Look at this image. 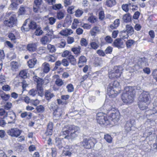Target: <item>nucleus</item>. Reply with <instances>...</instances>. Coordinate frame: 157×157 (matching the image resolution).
<instances>
[{
	"label": "nucleus",
	"instance_id": "nucleus-61",
	"mask_svg": "<svg viewBox=\"0 0 157 157\" xmlns=\"http://www.w3.org/2000/svg\"><path fill=\"white\" fill-rule=\"evenodd\" d=\"M67 32V29H66L64 30H63L61 31L60 32V34L62 35L65 36H68V33Z\"/></svg>",
	"mask_w": 157,
	"mask_h": 157
},
{
	"label": "nucleus",
	"instance_id": "nucleus-37",
	"mask_svg": "<svg viewBox=\"0 0 157 157\" xmlns=\"http://www.w3.org/2000/svg\"><path fill=\"white\" fill-rule=\"evenodd\" d=\"M47 48L49 52L52 53L54 52L56 50L55 47L53 45L50 44L48 45Z\"/></svg>",
	"mask_w": 157,
	"mask_h": 157
},
{
	"label": "nucleus",
	"instance_id": "nucleus-52",
	"mask_svg": "<svg viewBox=\"0 0 157 157\" xmlns=\"http://www.w3.org/2000/svg\"><path fill=\"white\" fill-rule=\"evenodd\" d=\"M36 109L37 112L39 113L43 112L44 111V108L42 105L37 106L36 108Z\"/></svg>",
	"mask_w": 157,
	"mask_h": 157
},
{
	"label": "nucleus",
	"instance_id": "nucleus-53",
	"mask_svg": "<svg viewBox=\"0 0 157 157\" xmlns=\"http://www.w3.org/2000/svg\"><path fill=\"white\" fill-rule=\"evenodd\" d=\"M43 33L42 30H41L40 28H38L36 29L35 33L36 35L40 36Z\"/></svg>",
	"mask_w": 157,
	"mask_h": 157
},
{
	"label": "nucleus",
	"instance_id": "nucleus-45",
	"mask_svg": "<svg viewBox=\"0 0 157 157\" xmlns=\"http://www.w3.org/2000/svg\"><path fill=\"white\" fill-rule=\"evenodd\" d=\"M66 44V42L65 40H62L60 43L57 44V46L59 48H63L65 46Z\"/></svg>",
	"mask_w": 157,
	"mask_h": 157
},
{
	"label": "nucleus",
	"instance_id": "nucleus-44",
	"mask_svg": "<svg viewBox=\"0 0 157 157\" xmlns=\"http://www.w3.org/2000/svg\"><path fill=\"white\" fill-rule=\"evenodd\" d=\"M80 44L82 46L86 47L88 44V42L86 39L82 38L80 40Z\"/></svg>",
	"mask_w": 157,
	"mask_h": 157
},
{
	"label": "nucleus",
	"instance_id": "nucleus-4",
	"mask_svg": "<svg viewBox=\"0 0 157 157\" xmlns=\"http://www.w3.org/2000/svg\"><path fill=\"white\" fill-rule=\"evenodd\" d=\"M104 107H105L107 111L106 112H104V113L106 114L108 113V111H113V112H111L110 116L112 120L115 123H117L120 120V114L118 111L109 105H106Z\"/></svg>",
	"mask_w": 157,
	"mask_h": 157
},
{
	"label": "nucleus",
	"instance_id": "nucleus-5",
	"mask_svg": "<svg viewBox=\"0 0 157 157\" xmlns=\"http://www.w3.org/2000/svg\"><path fill=\"white\" fill-rule=\"evenodd\" d=\"M96 143V139L93 138H84L81 143V145L86 148L90 149L93 147Z\"/></svg>",
	"mask_w": 157,
	"mask_h": 157
},
{
	"label": "nucleus",
	"instance_id": "nucleus-62",
	"mask_svg": "<svg viewBox=\"0 0 157 157\" xmlns=\"http://www.w3.org/2000/svg\"><path fill=\"white\" fill-rule=\"evenodd\" d=\"M2 89L5 91H8L10 90V87L7 85H4L2 86Z\"/></svg>",
	"mask_w": 157,
	"mask_h": 157
},
{
	"label": "nucleus",
	"instance_id": "nucleus-10",
	"mask_svg": "<svg viewBox=\"0 0 157 157\" xmlns=\"http://www.w3.org/2000/svg\"><path fill=\"white\" fill-rule=\"evenodd\" d=\"M16 117V115L14 112H8L6 116L3 117V119H5L8 124H13L15 122Z\"/></svg>",
	"mask_w": 157,
	"mask_h": 157
},
{
	"label": "nucleus",
	"instance_id": "nucleus-3",
	"mask_svg": "<svg viewBox=\"0 0 157 157\" xmlns=\"http://www.w3.org/2000/svg\"><path fill=\"white\" fill-rule=\"evenodd\" d=\"M119 85V83L117 81H114L113 83H110L108 85L107 93L109 97L115 98L120 93L119 90L117 88Z\"/></svg>",
	"mask_w": 157,
	"mask_h": 157
},
{
	"label": "nucleus",
	"instance_id": "nucleus-17",
	"mask_svg": "<svg viewBox=\"0 0 157 157\" xmlns=\"http://www.w3.org/2000/svg\"><path fill=\"white\" fill-rule=\"evenodd\" d=\"M113 44L115 47L119 48L123 47L124 45L122 39H117L114 42Z\"/></svg>",
	"mask_w": 157,
	"mask_h": 157
},
{
	"label": "nucleus",
	"instance_id": "nucleus-48",
	"mask_svg": "<svg viewBox=\"0 0 157 157\" xmlns=\"http://www.w3.org/2000/svg\"><path fill=\"white\" fill-rule=\"evenodd\" d=\"M12 106V104L10 102H7L4 106V108L6 110L10 109Z\"/></svg>",
	"mask_w": 157,
	"mask_h": 157
},
{
	"label": "nucleus",
	"instance_id": "nucleus-21",
	"mask_svg": "<svg viewBox=\"0 0 157 157\" xmlns=\"http://www.w3.org/2000/svg\"><path fill=\"white\" fill-rule=\"evenodd\" d=\"M50 90H46L45 93V96L47 100H50L52 98L55 96L54 94L52 93Z\"/></svg>",
	"mask_w": 157,
	"mask_h": 157
},
{
	"label": "nucleus",
	"instance_id": "nucleus-55",
	"mask_svg": "<svg viewBox=\"0 0 157 157\" xmlns=\"http://www.w3.org/2000/svg\"><path fill=\"white\" fill-rule=\"evenodd\" d=\"M71 50L75 54H79L80 52V49L79 48H72Z\"/></svg>",
	"mask_w": 157,
	"mask_h": 157
},
{
	"label": "nucleus",
	"instance_id": "nucleus-22",
	"mask_svg": "<svg viewBox=\"0 0 157 157\" xmlns=\"http://www.w3.org/2000/svg\"><path fill=\"white\" fill-rule=\"evenodd\" d=\"M42 68L43 72L46 73H48L50 69L49 64L47 62H45L43 64Z\"/></svg>",
	"mask_w": 157,
	"mask_h": 157
},
{
	"label": "nucleus",
	"instance_id": "nucleus-19",
	"mask_svg": "<svg viewBox=\"0 0 157 157\" xmlns=\"http://www.w3.org/2000/svg\"><path fill=\"white\" fill-rule=\"evenodd\" d=\"M37 45L36 43H33L29 44L27 47V50L29 52H33L36 49Z\"/></svg>",
	"mask_w": 157,
	"mask_h": 157
},
{
	"label": "nucleus",
	"instance_id": "nucleus-25",
	"mask_svg": "<svg viewBox=\"0 0 157 157\" xmlns=\"http://www.w3.org/2000/svg\"><path fill=\"white\" fill-rule=\"evenodd\" d=\"M37 59L34 58L29 60L28 62V65L30 68H32L34 67L36 63Z\"/></svg>",
	"mask_w": 157,
	"mask_h": 157
},
{
	"label": "nucleus",
	"instance_id": "nucleus-49",
	"mask_svg": "<svg viewBox=\"0 0 157 157\" xmlns=\"http://www.w3.org/2000/svg\"><path fill=\"white\" fill-rule=\"evenodd\" d=\"M37 92L36 90L32 89L29 92V94L30 95L33 96H34L37 94Z\"/></svg>",
	"mask_w": 157,
	"mask_h": 157
},
{
	"label": "nucleus",
	"instance_id": "nucleus-41",
	"mask_svg": "<svg viewBox=\"0 0 157 157\" xmlns=\"http://www.w3.org/2000/svg\"><path fill=\"white\" fill-rule=\"evenodd\" d=\"M58 108V105L55 103L53 102L51 104L49 108L51 110L54 111Z\"/></svg>",
	"mask_w": 157,
	"mask_h": 157
},
{
	"label": "nucleus",
	"instance_id": "nucleus-1",
	"mask_svg": "<svg viewBox=\"0 0 157 157\" xmlns=\"http://www.w3.org/2000/svg\"><path fill=\"white\" fill-rule=\"evenodd\" d=\"M78 127L73 125H66L63 128L61 133L62 135H65V138L73 139L77 136L79 133Z\"/></svg>",
	"mask_w": 157,
	"mask_h": 157
},
{
	"label": "nucleus",
	"instance_id": "nucleus-31",
	"mask_svg": "<svg viewBox=\"0 0 157 157\" xmlns=\"http://www.w3.org/2000/svg\"><path fill=\"white\" fill-rule=\"evenodd\" d=\"M148 104H146L145 103H142L140 102L138 104L140 110H144L147 108Z\"/></svg>",
	"mask_w": 157,
	"mask_h": 157
},
{
	"label": "nucleus",
	"instance_id": "nucleus-14",
	"mask_svg": "<svg viewBox=\"0 0 157 157\" xmlns=\"http://www.w3.org/2000/svg\"><path fill=\"white\" fill-rule=\"evenodd\" d=\"M90 45L92 48L96 50L99 47L100 42L98 41L97 37L95 38L93 41L90 43Z\"/></svg>",
	"mask_w": 157,
	"mask_h": 157
},
{
	"label": "nucleus",
	"instance_id": "nucleus-34",
	"mask_svg": "<svg viewBox=\"0 0 157 157\" xmlns=\"http://www.w3.org/2000/svg\"><path fill=\"white\" fill-rule=\"evenodd\" d=\"M55 83L58 86H61L64 84V83L62 79L58 78L56 80Z\"/></svg>",
	"mask_w": 157,
	"mask_h": 157
},
{
	"label": "nucleus",
	"instance_id": "nucleus-60",
	"mask_svg": "<svg viewBox=\"0 0 157 157\" xmlns=\"http://www.w3.org/2000/svg\"><path fill=\"white\" fill-rule=\"evenodd\" d=\"M45 52V50L43 47H40L37 51L38 53L40 54H41L44 53Z\"/></svg>",
	"mask_w": 157,
	"mask_h": 157
},
{
	"label": "nucleus",
	"instance_id": "nucleus-12",
	"mask_svg": "<svg viewBox=\"0 0 157 157\" xmlns=\"http://www.w3.org/2000/svg\"><path fill=\"white\" fill-rule=\"evenodd\" d=\"M97 122L101 125L106 126L110 124V121L105 116H102L97 119Z\"/></svg>",
	"mask_w": 157,
	"mask_h": 157
},
{
	"label": "nucleus",
	"instance_id": "nucleus-54",
	"mask_svg": "<svg viewBox=\"0 0 157 157\" xmlns=\"http://www.w3.org/2000/svg\"><path fill=\"white\" fill-rule=\"evenodd\" d=\"M18 7V5L16 4L15 2L12 3L10 6V9L12 10H15L17 9Z\"/></svg>",
	"mask_w": 157,
	"mask_h": 157
},
{
	"label": "nucleus",
	"instance_id": "nucleus-59",
	"mask_svg": "<svg viewBox=\"0 0 157 157\" xmlns=\"http://www.w3.org/2000/svg\"><path fill=\"white\" fill-rule=\"evenodd\" d=\"M61 64V62L60 61L58 60L55 63V67H54L53 69L54 70H57L58 68V67L60 66Z\"/></svg>",
	"mask_w": 157,
	"mask_h": 157
},
{
	"label": "nucleus",
	"instance_id": "nucleus-39",
	"mask_svg": "<svg viewBox=\"0 0 157 157\" xmlns=\"http://www.w3.org/2000/svg\"><path fill=\"white\" fill-rule=\"evenodd\" d=\"M36 23L34 21H31L29 25V29H35L36 28Z\"/></svg>",
	"mask_w": 157,
	"mask_h": 157
},
{
	"label": "nucleus",
	"instance_id": "nucleus-16",
	"mask_svg": "<svg viewBox=\"0 0 157 157\" xmlns=\"http://www.w3.org/2000/svg\"><path fill=\"white\" fill-rule=\"evenodd\" d=\"M125 30H123L122 31V33H125L127 32V34L131 35L134 33V30L133 28L130 25H127L126 26Z\"/></svg>",
	"mask_w": 157,
	"mask_h": 157
},
{
	"label": "nucleus",
	"instance_id": "nucleus-38",
	"mask_svg": "<svg viewBox=\"0 0 157 157\" xmlns=\"http://www.w3.org/2000/svg\"><path fill=\"white\" fill-rule=\"evenodd\" d=\"M104 139L108 143H110L112 141V138L111 136L107 134L105 135L104 137Z\"/></svg>",
	"mask_w": 157,
	"mask_h": 157
},
{
	"label": "nucleus",
	"instance_id": "nucleus-63",
	"mask_svg": "<svg viewBox=\"0 0 157 157\" xmlns=\"http://www.w3.org/2000/svg\"><path fill=\"white\" fill-rule=\"evenodd\" d=\"M113 48L111 47H108L105 50V53L106 54H110L112 51Z\"/></svg>",
	"mask_w": 157,
	"mask_h": 157
},
{
	"label": "nucleus",
	"instance_id": "nucleus-13",
	"mask_svg": "<svg viewBox=\"0 0 157 157\" xmlns=\"http://www.w3.org/2000/svg\"><path fill=\"white\" fill-rule=\"evenodd\" d=\"M63 113V109L61 108H58L54 111L53 113V118L56 120L59 119Z\"/></svg>",
	"mask_w": 157,
	"mask_h": 157
},
{
	"label": "nucleus",
	"instance_id": "nucleus-56",
	"mask_svg": "<svg viewBox=\"0 0 157 157\" xmlns=\"http://www.w3.org/2000/svg\"><path fill=\"white\" fill-rule=\"evenodd\" d=\"M62 64L64 66L67 67L69 65V63L65 59H63L61 61Z\"/></svg>",
	"mask_w": 157,
	"mask_h": 157
},
{
	"label": "nucleus",
	"instance_id": "nucleus-46",
	"mask_svg": "<svg viewBox=\"0 0 157 157\" xmlns=\"http://www.w3.org/2000/svg\"><path fill=\"white\" fill-rule=\"evenodd\" d=\"M26 22H25L21 27V30L22 31L25 32L28 31L29 30V27H27L26 25Z\"/></svg>",
	"mask_w": 157,
	"mask_h": 157
},
{
	"label": "nucleus",
	"instance_id": "nucleus-15",
	"mask_svg": "<svg viewBox=\"0 0 157 157\" xmlns=\"http://www.w3.org/2000/svg\"><path fill=\"white\" fill-rule=\"evenodd\" d=\"M135 122V121L132 119L127 121L125 126V130L128 132L130 131L131 129V127L134 125Z\"/></svg>",
	"mask_w": 157,
	"mask_h": 157
},
{
	"label": "nucleus",
	"instance_id": "nucleus-64",
	"mask_svg": "<svg viewBox=\"0 0 157 157\" xmlns=\"http://www.w3.org/2000/svg\"><path fill=\"white\" fill-rule=\"evenodd\" d=\"M152 75L154 78L157 82V69H155L153 71Z\"/></svg>",
	"mask_w": 157,
	"mask_h": 157
},
{
	"label": "nucleus",
	"instance_id": "nucleus-33",
	"mask_svg": "<svg viewBox=\"0 0 157 157\" xmlns=\"http://www.w3.org/2000/svg\"><path fill=\"white\" fill-rule=\"evenodd\" d=\"M66 88L67 89V92L69 93H71L74 91V87L73 85L71 83L67 85Z\"/></svg>",
	"mask_w": 157,
	"mask_h": 157
},
{
	"label": "nucleus",
	"instance_id": "nucleus-30",
	"mask_svg": "<svg viewBox=\"0 0 157 157\" xmlns=\"http://www.w3.org/2000/svg\"><path fill=\"white\" fill-rule=\"evenodd\" d=\"M0 96L3 100L7 101L10 97V95L9 94H6L4 93H3L0 94Z\"/></svg>",
	"mask_w": 157,
	"mask_h": 157
},
{
	"label": "nucleus",
	"instance_id": "nucleus-29",
	"mask_svg": "<svg viewBox=\"0 0 157 157\" xmlns=\"http://www.w3.org/2000/svg\"><path fill=\"white\" fill-rule=\"evenodd\" d=\"M115 0H107L106 1V5L109 7H112L116 5Z\"/></svg>",
	"mask_w": 157,
	"mask_h": 157
},
{
	"label": "nucleus",
	"instance_id": "nucleus-23",
	"mask_svg": "<svg viewBox=\"0 0 157 157\" xmlns=\"http://www.w3.org/2000/svg\"><path fill=\"white\" fill-rule=\"evenodd\" d=\"M120 24V20L119 19H117L114 21L113 24H111L110 25V27L112 29H116L119 25Z\"/></svg>",
	"mask_w": 157,
	"mask_h": 157
},
{
	"label": "nucleus",
	"instance_id": "nucleus-32",
	"mask_svg": "<svg viewBox=\"0 0 157 157\" xmlns=\"http://www.w3.org/2000/svg\"><path fill=\"white\" fill-rule=\"evenodd\" d=\"M67 59L69 60L71 64L74 65L76 63V59L71 54L68 56Z\"/></svg>",
	"mask_w": 157,
	"mask_h": 157
},
{
	"label": "nucleus",
	"instance_id": "nucleus-36",
	"mask_svg": "<svg viewBox=\"0 0 157 157\" xmlns=\"http://www.w3.org/2000/svg\"><path fill=\"white\" fill-rule=\"evenodd\" d=\"M19 75L20 76L23 78H25L27 77V73L25 70H22L21 71Z\"/></svg>",
	"mask_w": 157,
	"mask_h": 157
},
{
	"label": "nucleus",
	"instance_id": "nucleus-26",
	"mask_svg": "<svg viewBox=\"0 0 157 157\" xmlns=\"http://www.w3.org/2000/svg\"><path fill=\"white\" fill-rule=\"evenodd\" d=\"M46 60L49 62H54L57 59V57L53 55H48L45 57Z\"/></svg>",
	"mask_w": 157,
	"mask_h": 157
},
{
	"label": "nucleus",
	"instance_id": "nucleus-28",
	"mask_svg": "<svg viewBox=\"0 0 157 157\" xmlns=\"http://www.w3.org/2000/svg\"><path fill=\"white\" fill-rule=\"evenodd\" d=\"M11 68L13 71H16L19 65L18 63L14 61H12L10 63Z\"/></svg>",
	"mask_w": 157,
	"mask_h": 157
},
{
	"label": "nucleus",
	"instance_id": "nucleus-40",
	"mask_svg": "<svg viewBox=\"0 0 157 157\" xmlns=\"http://www.w3.org/2000/svg\"><path fill=\"white\" fill-rule=\"evenodd\" d=\"M134 41L132 40H128L126 42V47L128 48H129L133 45Z\"/></svg>",
	"mask_w": 157,
	"mask_h": 157
},
{
	"label": "nucleus",
	"instance_id": "nucleus-8",
	"mask_svg": "<svg viewBox=\"0 0 157 157\" xmlns=\"http://www.w3.org/2000/svg\"><path fill=\"white\" fill-rule=\"evenodd\" d=\"M17 19L16 15L12 14L7 20L4 21V24L6 26L9 27H12L16 25L17 22Z\"/></svg>",
	"mask_w": 157,
	"mask_h": 157
},
{
	"label": "nucleus",
	"instance_id": "nucleus-24",
	"mask_svg": "<svg viewBox=\"0 0 157 157\" xmlns=\"http://www.w3.org/2000/svg\"><path fill=\"white\" fill-rule=\"evenodd\" d=\"M100 31L99 28L97 26L93 28L90 31V34L91 36H94L96 34L99 33Z\"/></svg>",
	"mask_w": 157,
	"mask_h": 157
},
{
	"label": "nucleus",
	"instance_id": "nucleus-47",
	"mask_svg": "<svg viewBox=\"0 0 157 157\" xmlns=\"http://www.w3.org/2000/svg\"><path fill=\"white\" fill-rule=\"evenodd\" d=\"M8 37L11 40L13 41L14 43L16 42V37L13 34L10 33L8 35Z\"/></svg>",
	"mask_w": 157,
	"mask_h": 157
},
{
	"label": "nucleus",
	"instance_id": "nucleus-6",
	"mask_svg": "<svg viewBox=\"0 0 157 157\" xmlns=\"http://www.w3.org/2000/svg\"><path fill=\"white\" fill-rule=\"evenodd\" d=\"M122 70V67L120 66L114 67V70L109 73V77L110 79H115L119 77L122 73L120 71Z\"/></svg>",
	"mask_w": 157,
	"mask_h": 157
},
{
	"label": "nucleus",
	"instance_id": "nucleus-2",
	"mask_svg": "<svg viewBox=\"0 0 157 157\" xmlns=\"http://www.w3.org/2000/svg\"><path fill=\"white\" fill-rule=\"evenodd\" d=\"M135 94V90L132 87H126L122 95V99L124 103H131L133 101Z\"/></svg>",
	"mask_w": 157,
	"mask_h": 157
},
{
	"label": "nucleus",
	"instance_id": "nucleus-11",
	"mask_svg": "<svg viewBox=\"0 0 157 157\" xmlns=\"http://www.w3.org/2000/svg\"><path fill=\"white\" fill-rule=\"evenodd\" d=\"M8 135L12 137H17L21 133V131L17 128H11L7 131Z\"/></svg>",
	"mask_w": 157,
	"mask_h": 157
},
{
	"label": "nucleus",
	"instance_id": "nucleus-43",
	"mask_svg": "<svg viewBox=\"0 0 157 157\" xmlns=\"http://www.w3.org/2000/svg\"><path fill=\"white\" fill-rule=\"evenodd\" d=\"M88 21L91 23H94L97 21V18L94 16H91L88 18Z\"/></svg>",
	"mask_w": 157,
	"mask_h": 157
},
{
	"label": "nucleus",
	"instance_id": "nucleus-9",
	"mask_svg": "<svg viewBox=\"0 0 157 157\" xmlns=\"http://www.w3.org/2000/svg\"><path fill=\"white\" fill-rule=\"evenodd\" d=\"M150 96L148 92L144 91L140 95L139 99L141 102L146 104L150 103Z\"/></svg>",
	"mask_w": 157,
	"mask_h": 157
},
{
	"label": "nucleus",
	"instance_id": "nucleus-20",
	"mask_svg": "<svg viewBox=\"0 0 157 157\" xmlns=\"http://www.w3.org/2000/svg\"><path fill=\"white\" fill-rule=\"evenodd\" d=\"M51 41L50 38L47 36H44L42 37L40 40V42L41 44L45 45L49 43Z\"/></svg>",
	"mask_w": 157,
	"mask_h": 157
},
{
	"label": "nucleus",
	"instance_id": "nucleus-27",
	"mask_svg": "<svg viewBox=\"0 0 157 157\" xmlns=\"http://www.w3.org/2000/svg\"><path fill=\"white\" fill-rule=\"evenodd\" d=\"M123 18L124 22H128L131 21V17L129 13H127L124 15Z\"/></svg>",
	"mask_w": 157,
	"mask_h": 157
},
{
	"label": "nucleus",
	"instance_id": "nucleus-42",
	"mask_svg": "<svg viewBox=\"0 0 157 157\" xmlns=\"http://www.w3.org/2000/svg\"><path fill=\"white\" fill-rule=\"evenodd\" d=\"M64 16V14L63 12L59 11L57 13V17L59 19L63 18Z\"/></svg>",
	"mask_w": 157,
	"mask_h": 157
},
{
	"label": "nucleus",
	"instance_id": "nucleus-57",
	"mask_svg": "<svg viewBox=\"0 0 157 157\" xmlns=\"http://www.w3.org/2000/svg\"><path fill=\"white\" fill-rule=\"evenodd\" d=\"M71 54V53L70 52H69L67 50H66L63 52L62 54V56L63 57H67V58L68 56H70Z\"/></svg>",
	"mask_w": 157,
	"mask_h": 157
},
{
	"label": "nucleus",
	"instance_id": "nucleus-7",
	"mask_svg": "<svg viewBox=\"0 0 157 157\" xmlns=\"http://www.w3.org/2000/svg\"><path fill=\"white\" fill-rule=\"evenodd\" d=\"M33 78L34 81L37 83V89L38 94H41L43 91L42 86L44 84L45 81L37 76H34Z\"/></svg>",
	"mask_w": 157,
	"mask_h": 157
},
{
	"label": "nucleus",
	"instance_id": "nucleus-58",
	"mask_svg": "<svg viewBox=\"0 0 157 157\" xmlns=\"http://www.w3.org/2000/svg\"><path fill=\"white\" fill-rule=\"evenodd\" d=\"M105 40L106 42L109 43H111L113 41V39L112 38L109 36H106L105 37Z\"/></svg>",
	"mask_w": 157,
	"mask_h": 157
},
{
	"label": "nucleus",
	"instance_id": "nucleus-51",
	"mask_svg": "<svg viewBox=\"0 0 157 157\" xmlns=\"http://www.w3.org/2000/svg\"><path fill=\"white\" fill-rule=\"evenodd\" d=\"M7 123L6 120L3 119V117L0 119V126L2 127H4L5 124Z\"/></svg>",
	"mask_w": 157,
	"mask_h": 157
},
{
	"label": "nucleus",
	"instance_id": "nucleus-50",
	"mask_svg": "<svg viewBox=\"0 0 157 157\" xmlns=\"http://www.w3.org/2000/svg\"><path fill=\"white\" fill-rule=\"evenodd\" d=\"M53 10L59 9L62 8V6L60 4H56L52 6Z\"/></svg>",
	"mask_w": 157,
	"mask_h": 157
},
{
	"label": "nucleus",
	"instance_id": "nucleus-35",
	"mask_svg": "<svg viewBox=\"0 0 157 157\" xmlns=\"http://www.w3.org/2000/svg\"><path fill=\"white\" fill-rule=\"evenodd\" d=\"M6 77L4 75H0V85L2 86L6 83Z\"/></svg>",
	"mask_w": 157,
	"mask_h": 157
},
{
	"label": "nucleus",
	"instance_id": "nucleus-18",
	"mask_svg": "<svg viewBox=\"0 0 157 157\" xmlns=\"http://www.w3.org/2000/svg\"><path fill=\"white\" fill-rule=\"evenodd\" d=\"M87 59L86 57L84 56H81L80 57L78 63V66L79 67H82L84 64L86 62Z\"/></svg>",
	"mask_w": 157,
	"mask_h": 157
}]
</instances>
